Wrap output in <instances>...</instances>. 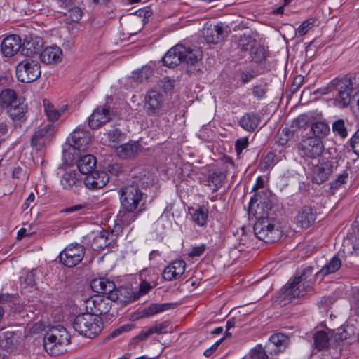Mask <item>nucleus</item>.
I'll list each match as a JSON object with an SVG mask.
<instances>
[{
  "label": "nucleus",
  "mask_w": 359,
  "mask_h": 359,
  "mask_svg": "<svg viewBox=\"0 0 359 359\" xmlns=\"http://www.w3.org/2000/svg\"><path fill=\"white\" fill-rule=\"evenodd\" d=\"M120 202L123 210L120 211L118 219L124 226H128L138 217L142 209H138L142 201L143 193L136 184H128L118 191Z\"/></svg>",
  "instance_id": "obj_1"
},
{
  "label": "nucleus",
  "mask_w": 359,
  "mask_h": 359,
  "mask_svg": "<svg viewBox=\"0 0 359 359\" xmlns=\"http://www.w3.org/2000/svg\"><path fill=\"white\" fill-rule=\"evenodd\" d=\"M67 141L69 149H64L63 158L67 164H72L77 161L79 152L84 151L88 148L91 142V135L83 128H77L69 135Z\"/></svg>",
  "instance_id": "obj_2"
},
{
  "label": "nucleus",
  "mask_w": 359,
  "mask_h": 359,
  "mask_svg": "<svg viewBox=\"0 0 359 359\" xmlns=\"http://www.w3.org/2000/svg\"><path fill=\"white\" fill-rule=\"evenodd\" d=\"M70 343V337L67 330L60 325L49 329L43 337V346L51 356H56L67 352Z\"/></svg>",
  "instance_id": "obj_3"
},
{
  "label": "nucleus",
  "mask_w": 359,
  "mask_h": 359,
  "mask_svg": "<svg viewBox=\"0 0 359 359\" xmlns=\"http://www.w3.org/2000/svg\"><path fill=\"white\" fill-rule=\"evenodd\" d=\"M72 326L80 335L93 339L101 333L103 329V321L101 317L90 313H83L74 318Z\"/></svg>",
  "instance_id": "obj_4"
},
{
  "label": "nucleus",
  "mask_w": 359,
  "mask_h": 359,
  "mask_svg": "<svg viewBox=\"0 0 359 359\" xmlns=\"http://www.w3.org/2000/svg\"><path fill=\"white\" fill-rule=\"evenodd\" d=\"M313 268L307 266L301 273H297L294 279L285 286L283 293L284 299L291 301L293 299L304 296L312 290L313 282L308 280L312 275Z\"/></svg>",
  "instance_id": "obj_5"
},
{
  "label": "nucleus",
  "mask_w": 359,
  "mask_h": 359,
  "mask_svg": "<svg viewBox=\"0 0 359 359\" xmlns=\"http://www.w3.org/2000/svg\"><path fill=\"white\" fill-rule=\"evenodd\" d=\"M253 229L257 238L268 243L279 241L283 236L279 225L271 218H261L257 220Z\"/></svg>",
  "instance_id": "obj_6"
},
{
  "label": "nucleus",
  "mask_w": 359,
  "mask_h": 359,
  "mask_svg": "<svg viewBox=\"0 0 359 359\" xmlns=\"http://www.w3.org/2000/svg\"><path fill=\"white\" fill-rule=\"evenodd\" d=\"M41 65L36 61L26 58L16 67V77L22 83H31L41 76Z\"/></svg>",
  "instance_id": "obj_7"
},
{
  "label": "nucleus",
  "mask_w": 359,
  "mask_h": 359,
  "mask_svg": "<svg viewBox=\"0 0 359 359\" xmlns=\"http://www.w3.org/2000/svg\"><path fill=\"white\" fill-rule=\"evenodd\" d=\"M202 50L197 46L185 47L181 44V67L187 74L198 70V63L202 59Z\"/></svg>",
  "instance_id": "obj_8"
},
{
  "label": "nucleus",
  "mask_w": 359,
  "mask_h": 359,
  "mask_svg": "<svg viewBox=\"0 0 359 359\" xmlns=\"http://www.w3.org/2000/svg\"><path fill=\"white\" fill-rule=\"evenodd\" d=\"M86 248L79 243H71L67 245L60 254V262L67 267H74L83 259Z\"/></svg>",
  "instance_id": "obj_9"
},
{
  "label": "nucleus",
  "mask_w": 359,
  "mask_h": 359,
  "mask_svg": "<svg viewBox=\"0 0 359 359\" xmlns=\"http://www.w3.org/2000/svg\"><path fill=\"white\" fill-rule=\"evenodd\" d=\"M300 154L307 158L315 159L320 156L324 151L323 142L314 137L304 138L299 144Z\"/></svg>",
  "instance_id": "obj_10"
},
{
  "label": "nucleus",
  "mask_w": 359,
  "mask_h": 359,
  "mask_svg": "<svg viewBox=\"0 0 359 359\" xmlns=\"http://www.w3.org/2000/svg\"><path fill=\"white\" fill-rule=\"evenodd\" d=\"M346 83L340 80H333L332 82V85L334 84L337 87L336 104L341 108L348 105L351 107L353 102V87L350 81Z\"/></svg>",
  "instance_id": "obj_11"
},
{
  "label": "nucleus",
  "mask_w": 359,
  "mask_h": 359,
  "mask_svg": "<svg viewBox=\"0 0 359 359\" xmlns=\"http://www.w3.org/2000/svg\"><path fill=\"white\" fill-rule=\"evenodd\" d=\"M163 104V95L156 90H149L144 102V109L149 116H153L158 114Z\"/></svg>",
  "instance_id": "obj_12"
},
{
  "label": "nucleus",
  "mask_w": 359,
  "mask_h": 359,
  "mask_svg": "<svg viewBox=\"0 0 359 359\" xmlns=\"http://www.w3.org/2000/svg\"><path fill=\"white\" fill-rule=\"evenodd\" d=\"M257 45V41L252 38L250 34H243L241 35L238 41V47L243 51H251V57L256 62H259L263 58L262 49H257L252 51L253 48Z\"/></svg>",
  "instance_id": "obj_13"
},
{
  "label": "nucleus",
  "mask_w": 359,
  "mask_h": 359,
  "mask_svg": "<svg viewBox=\"0 0 359 359\" xmlns=\"http://www.w3.org/2000/svg\"><path fill=\"white\" fill-rule=\"evenodd\" d=\"M316 219V211L310 206H304L297 212L294 223L297 227L306 229L314 224Z\"/></svg>",
  "instance_id": "obj_14"
},
{
  "label": "nucleus",
  "mask_w": 359,
  "mask_h": 359,
  "mask_svg": "<svg viewBox=\"0 0 359 359\" xmlns=\"http://www.w3.org/2000/svg\"><path fill=\"white\" fill-rule=\"evenodd\" d=\"M90 287L95 292L102 293L108 299H114L118 298L115 294L116 285L114 283L106 278L94 279L90 283Z\"/></svg>",
  "instance_id": "obj_15"
},
{
  "label": "nucleus",
  "mask_w": 359,
  "mask_h": 359,
  "mask_svg": "<svg viewBox=\"0 0 359 359\" xmlns=\"http://www.w3.org/2000/svg\"><path fill=\"white\" fill-rule=\"evenodd\" d=\"M109 180V177L106 172L94 170L86 175L83 183L89 189H99L104 187Z\"/></svg>",
  "instance_id": "obj_16"
},
{
  "label": "nucleus",
  "mask_w": 359,
  "mask_h": 359,
  "mask_svg": "<svg viewBox=\"0 0 359 359\" xmlns=\"http://www.w3.org/2000/svg\"><path fill=\"white\" fill-rule=\"evenodd\" d=\"M20 335L13 331H6L0 337V348L5 353H0V359H6L13 349L16 348Z\"/></svg>",
  "instance_id": "obj_17"
},
{
  "label": "nucleus",
  "mask_w": 359,
  "mask_h": 359,
  "mask_svg": "<svg viewBox=\"0 0 359 359\" xmlns=\"http://www.w3.org/2000/svg\"><path fill=\"white\" fill-rule=\"evenodd\" d=\"M43 45L41 38L32 35L26 36L22 45L20 55L29 58L34 55L38 54L43 47Z\"/></svg>",
  "instance_id": "obj_18"
},
{
  "label": "nucleus",
  "mask_w": 359,
  "mask_h": 359,
  "mask_svg": "<svg viewBox=\"0 0 359 359\" xmlns=\"http://www.w3.org/2000/svg\"><path fill=\"white\" fill-rule=\"evenodd\" d=\"M111 119L110 107L107 106L96 108L88 118V125L92 129H97Z\"/></svg>",
  "instance_id": "obj_19"
},
{
  "label": "nucleus",
  "mask_w": 359,
  "mask_h": 359,
  "mask_svg": "<svg viewBox=\"0 0 359 359\" xmlns=\"http://www.w3.org/2000/svg\"><path fill=\"white\" fill-rule=\"evenodd\" d=\"M54 127L53 124H48L37 130L33 135L31 140L32 146L36 149H41L47 143L50 142V138L53 132Z\"/></svg>",
  "instance_id": "obj_20"
},
{
  "label": "nucleus",
  "mask_w": 359,
  "mask_h": 359,
  "mask_svg": "<svg viewBox=\"0 0 359 359\" xmlns=\"http://www.w3.org/2000/svg\"><path fill=\"white\" fill-rule=\"evenodd\" d=\"M21 39L18 35L12 34L6 37L1 43V52L6 57H13L20 52Z\"/></svg>",
  "instance_id": "obj_21"
},
{
  "label": "nucleus",
  "mask_w": 359,
  "mask_h": 359,
  "mask_svg": "<svg viewBox=\"0 0 359 359\" xmlns=\"http://www.w3.org/2000/svg\"><path fill=\"white\" fill-rule=\"evenodd\" d=\"M256 197V201H258V195L255 196ZM271 206L269 203V201H260L259 203L257 202H250L249 206V212L253 215L257 220L261 218H269V214L271 210Z\"/></svg>",
  "instance_id": "obj_22"
},
{
  "label": "nucleus",
  "mask_w": 359,
  "mask_h": 359,
  "mask_svg": "<svg viewBox=\"0 0 359 359\" xmlns=\"http://www.w3.org/2000/svg\"><path fill=\"white\" fill-rule=\"evenodd\" d=\"M6 113L15 124L24 123L27 120V105L23 102H16L6 109Z\"/></svg>",
  "instance_id": "obj_23"
},
{
  "label": "nucleus",
  "mask_w": 359,
  "mask_h": 359,
  "mask_svg": "<svg viewBox=\"0 0 359 359\" xmlns=\"http://www.w3.org/2000/svg\"><path fill=\"white\" fill-rule=\"evenodd\" d=\"M332 166L329 161L322 160L313 168V180L321 184L328 179L332 172Z\"/></svg>",
  "instance_id": "obj_24"
},
{
  "label": "nucleus",
  "mask_w": 359,
  "mask_h": 359,
  "mask_svg": "<svg viewBox=\"0 0 359 359\" xmlns=\"http://www.w3.org/2000/svg\"><path fill=\"white\" fill-rule=\"evenodd\" d=\"M289 345V337L283 333H276L269 338L267 348L271 349L274 354H277L285 350Z\"/></svg>",
  "instance_id": "obj_25"
},
{
  "label": "nucleus",
  "mask_w": 359,
  "mask_h": 359,
  "mask_svg": "<svg viewBox=\"0 0 359 359\" xmlns=\"http://www.w3.org/2000/svg\"><path fill=\"white\" fill-rule=\"evenodd\" d=\"M223 34V27L219 25H212L205 23L202 30L205 40L210 43H217Z\"/></svg>",
  "instance_id": "obj_26"
},
{
  "label": "nucleus",
  "mask_w": 359,
  "mask_h": 359,
  "mask_svg": "<svg viewBox=\"0 0 359 359\" xmlns=\"http://www.w3.org/2000/svg\"><path fill=\"white\" fill-rule=\"evenodd\" d=\"M188 212L196 225L200 227L207 225L209 211L206 207L203 205L198 208H189Z\"/></svg>",
  "instance_id": "obj_27"
},
{
  "label": "nucleus",
  "mask_w": 359,
  "mask_h": 359,
  "mask_svg": "<svg viewBox=\"0 0 359 359\" xmlns=\"http://www.w3.org/2000/svg\"><path fill=\"white\" fill-rule=\"evenodd\" d=\"M142 146L138 142H130L116 147L118 156L122 158H133L141 151Z\"/></svg>",
  "instance_id": "obj_28"
},
{
  "label": "nucleus",
  "mask_w": 359,
  "mask_h": 359,
  "mask_svg": "<svg viewBox=\"0 0 359 359\" xmlns=\"http://www.w3.org/2000/svg\"><path fill=\"white\" fill-rule=\"evenodd\" d=\"M61 57L62 50L57 46L47 47L40 54L41 62L47 65L59 62Z\"/></svg>",
  "instance_id": "obj_29"
},
{
  "label": "nucleus",
  "mask_w": 359,
  "mask_h": 359,
  "mask_svg": "<svg viewBox=\"0 0 359 359\" xmlns=\"http://www.w3.org/2000/svg\"><path fill=\"white\" fill-rule=\"evenodd\" d=\"M259 123L260 118L255 113H245L239 121L241 127L248 132L255 131Z\"/></svg>",
  "instance_id": "obj_30"
},
{
  "label": "nucleus",
  "mask_w": 359,
  "mask_h": 359,
  "mask_svg": "<svg viewBox=\"0 0 359 359\" xmlns=\"http://www.w3.org/2000/svg\"><path fill=\"white\" fill-rule=\"evenodd\" d=\"M177 303L151 304L143 309L142 316L149 317L177 307Z\"/></svg>",
  "instance_id": "obj_31"
},
{
  "label": "nucleus",
  "mask_w": 359,
  "mask_h": 359,
  "mask_svg": "<svg viewBox=\"0 0 359 359\" xmlns=\"http://www.w3.org/2000/svg\"><path fill=\"white\" fill-rule=\"evenodd\" d=\"M163 64L169 68H174L180 64V44L171 48L163 57Z\"/></svg>",
  "instance_id": "obj_32"
},
{
  "label": "nucleus",
  "mask_w": 359,
  "mask_h": 359,
  "mask_svg": "<svg viewBox=\"0 0 359 359\" xmlns=\"http://www.w3.org/2000/svg\"><path fill=\"white\" fill-rule=\"evenodd\" d=\"M170 323L169 321H165L163 323L152 325L146 330H142L137 337L139 339H144L153 334H161L169 332Z\"/></svg>",
  "instance_id": "obj_33"
},
{
  "label": "nucleus",
  "mask_w": 359,
  "mask_h": 359,
  "mask_svg": "<svg viewBox=\"0 0 359 359\" xmlns=\"http://www.w3.org/2000/svg\"><path fill=\"white\" fill-rule=\"evenodd\" d=\"M95 166L96 159L93 155H85L78 159L77 167L81 174L88 175L95 170Z\"/></svg>",
  "instance_id": "obj_34"
},
{
  "label": "nucleus",
  "mask_w": 359,
  "mask_h": 359,
  "mask_svg": "<svg viewBox=\"0 0 359 359\" xmlns=\"http://www.w3.org/2000/svg\"><path fill=\"white\" fill-rule=\"evenodd\" d=\"M62 6L59 11L60 13L67 15L73 22L79 21L82 16V11L79 7H74L71 4V1H61Z\"/></svg>",
  "instance_id": "obj_35"
},
{
  "label": "nucleus",
  "mask_w": 359,
  "mask_h": 359,
  "mask_svg": "<svg viewBox=\"0 0 359 359\" xmlns=\"http://www.w3.org/2000/svg\"><path fill=\"white\" fill-rule=\"evenodd\" d=\"M18 100L16 93L10 88L4 89L0 92V107L7 109Z\"/></svg>",
  "instance_id": "obj_36"
},
{
  "label": "nucleus",
  "mask_w": 359,
  "mask_h": 359,
  "mask_svg": "<svg viewBox=\"0 0 359 359\" xmlns=\"http://www.w3.org/2000/svg\"><path fill=\"white\" fill-rule=\"evenodd\" d=\"M43 107L46 115L53 121H57L67 109V105H64L59 109H56L55 107L47 100H43Z\"/></svg>",
  "instance_id": "obj_37"
},
{
  "label": "nucleus",
  "mask_w": 359,
  "mask_h": 359,
  "mask_svg": "<svg viewBox=\"0 0 359 359\" xmlns=\"http://www.w3.org/2000/svg\"><path fill=\"white\" fill-rule=\"evenodd\" d=\"M110 299L107 297L97 296V302H95V308L92 315L100 317L102 315L108 313L111 309V304L109 302Z\"/></svg>",
  "instance_id": "obj_38"
},
{
  "label": "nucleus",
  "mask_w": 359,
  "mask_h": 359,
  "mask_svg": "<svg viewBox=\"0 0 359 359\" xmlns=\"http://www.w3.org/2000/svg\"><path fill=\"white\" fill-rule=\"evenodd\" d=\"M78 176V173L74 170L67 171L62 176L60 184L64 189H72L73 187H76L79 182Z\"/></svg>",
  "instance_id": "obj_39"
},
{
  "label": "nucleus",
  "mask_w": 359,
  "mask_h": 359,
  "mask_svg": "<svg viewBox=\"0 0 359 359\" xmlns=\"http://www.w3.org/2000/svg\"><path fill=\"white\" fill-rule=\"evenodd\" d=\"M226 174L221 170L212 172L208 178V185L212 187L213 191H217L223 184Z\"/></svg>",
  "instance_id": "obj_40"
},
{
  "label": "nucleus",
  "mask_w": 359,
  "mask_h": 359,
  "mask_svg": "<svg viewBox=\"0 0 359 359\" xmlns=\"http://www.w3.org/2000/svg\"><path fill=\"white\" fill-rule=\"evenodd\" d=\"M341 266V260L337 257H332L327 264L322 267L318 274H320L322 276L334 273L337 271Z\"/></svg>",
  "instance_id": "obj_41"
},
{
  "label": "nucleus",
  "mask_w": 359,
  "mask_h": 359,
  "mask_svg": "<svg viewBox=\"0 0 359 359\" xmlns=\"http://www.w3.org/2000/svg\"><path fill=\"white\" fill-rule=\"evenodd\" d=\"M311 130L314 135V137L320 140L325 138L330 132L329 125L324 121H317L311 126Z\"/></svg>",
  "instance_id": "obj_42"
},
{
  "label": "nucleus",
  "mask_w": 359,
  "mask_h": 359,
  "mask_svg": "<svg viewBox=\"0 0 359 359\" xmlns=\"http://www.w3.org/2000/svg\"><path fill=\"white\" fill-rule=\"evenodd\" d=\"M329 334L323 330L317 331L313 335L314 344L318 350H323L329 345Z\"/></svg>",
  "instance_id": "obj_43"
},
{
  "label": "nucleus",
  "mask_w": 359,
  "mask_h": 359,
  "mask_svg": "<svg viewBox=\"0 0 359 359\" xmlns=\"http://www.w3.org/2000/svg\"><path fill=\"white\" fill-rule=\"evenodd\" d=\"M133 292H131L129 289L125 287H120L115 290V294L117 297L114 299H111L113 302H119L121 304H128L132 301H135L133 299Z\"/></svg>",
  "instance_id": "obj_44"
},
{
  "label": "nucleus",
  "mask_w": 359,
  "mask_h": 359,
  "mask_svg": "<svg viewBox=\"0 0 359 359\" xmlns=\"http://www.w3.org/2000/svg\"><path fill=\"white\" fill-rule=\"evenodd\" d=\"M109 235L110 233L107 231H100V233L93 239L92 244L93 250H101L106 247L109 243Z\"/></svg>",
  "instance_id": "obj_45"
},
{
  "label": "nucleus",
  "mask_w": 359,
  "mask_h": 359,
  "mask_svg": "<svg viewBox=\"0 0 359 359\" xmlns=\"http://www.w3.org/2000/svg\"><path fill=\"white\" fill-rule=\"evenodd\" d=\"M152 73V69L149 67L144 66L141 69L133 72L132 79L137 83H143L151 77Z\"/></svg>",
  "instance_id": "obj_46"
},
{
  "label": "nucleus",
  "mask_w": 359,
  "mask_h": 359,
  "mask_svg": "<svg viewBox=\"0 0 359 359\" xmlns=\"http://www.w3.org/2000/svg\"><path fill=\"white\" fill-rule=\"evenodd\" d=\"M292 136L293 133L290 128L285 127L280 129L276 135V144L280 146H285Z\"/></svg>",
  "instance_id": "obj_47"
},
{
  "label": "nucleus",
  "mask_w": 359,
  "mask_h": 359,
  "mask_svg": "<svg viewBox=\"0 0 359 359\" xmlns=\"http://www.w3.org/2000/svg\"><path fill=\"white\" fill-rule=\"evenodd\" d=\"M353 334L352 325H346L337 329L334 335L335 341H342L348 339Z\"/></svg>",
  "instance_id": "obj_48"
},
{
  "label": "nucleus",
  "mask_w": 359,
  "mask_h": 359,
  "mask_svg": "<svg viewBox=\"0 0 359 359\" xmlns=\"http://www.w3.org/2000/svg\"><path fill=\"white\" fill-rule=\"evenodd\" d=\"M332 130L335 135H339L341 138L346 137L348 135L345 122L342 119H338L333 123Z\"/></svg>",
  "instance_id": "obj_49"
},
{
  "label": "nucleus",
  "mask_w": 359,
  "mask_h": 359,
  "mask_svg": "<svg viewBox=\"0 0 359 359\" xmlns=\"http://www.w3.org/2000/svg\"><path fill=\"white\" fill-rule=\"evenodd\" d=\"M316 20L315 18H309L303 22L296 30V34L299 36L305 35L313 26Z\"/></svg>",
  "instance_id": "obj_50"
},
{
  "label": "nucleus",
  "mask_w": 359,
  "mask_h": 359,
  "mask_svg": "<svg viewBox=\"0 0 359 359\" xmlns=\"http://www.w3.org/2000/svg\"><path fill=\"white\" fill-rule=\"evenodd\" d=\"M108 140L114 144H117L125 140V135L120 130L113 129L109 130L107 134Z\"/></svg>",
  "instance_id": "obj_51"
},
{
  "label": "nucleus",
  "mask_w": 359,
  "mask_h": 359,
  "mask_svg": "<svg viewBox=\"0 0 359 359\" xmlns=\"http://www.w3.org/2000/svg\"><path fill=\"white\" fill-rule=\"evenodd\" d=\"M250 358L251 359H267L268 355L261 345H257L250 350Z\"/></svg>",
  "instance_id": "obj_52"
},
{
  "label": "nucleus",
  "mask_w": 359,
  "mask_h": 359,
  "mask_svg": "<svg viewBox=\"0 0 359 359\" xmlns=\"http://www.w3.org/2000/svg\"><path fill=\"white\" fill-rule=\"evenodd\" d=\"M158 85L165 93H168L173 90L175 81L168 77H164L158 81Z\"/></svg>",
  "instance_id": "obj_53"
},
{
  "label": "nucleus",
  "mask_w": 359,
  "mask_h": 359,
  "mask_svg": "<svg viewBox=\"0 0 359 359\" xmlns=\"http://www.w3.org/2000/svg\"><path fill=\"white\" fill-rule=\"evenodd\" d=\"M152 289L150 283L146 280H142L140 284L138 292H133V299H137L140 297L147 294Z\"/></svg>",
  "instance_id": "obj_54"
},
{
  "label": "nucleus",
  "mask_w": 359,
  "mask_h": 359,
  "mask_svg": "<svg viewBox=\"0 0 359 359\" xmlns=\"http://www.w3.org/2000/svg\"><path fill=\"white\" fill-rule=\"evenodd\" d=\"M176 270L177 268L173 264L168 266L163 271V278L166 280H172L173 279H175L177 276Z\"/></svg>",
  "instance_id": "obj_55"
},
{
  "label": "nucleus",
  "mask_w": 359,
  "mask_h": 359,
  "mask_svg": "<svg viewBox=\"0 0 359 359\" xmlns=\"http://www.w3.org/2000/svg\"><path fill=\"white\" fill-rule=\"evenodd\" d=\"M27 3L28 7L25 11L26 15H32V13L42 9V1H28Z\"/></svg>",
  "instance_id": "obj_56"
},
{
  "label": "nucleus",
  "mask_w": 359,
  "mask_h": 359,
  "mask_svg": "<svg viewBox=\"0 0 359 359\" xmlns=\"http://www.w3.org/2000/svg\"><path fill=\"white\" fill-rule=\"evenodd\" d=\"M348 177V172L347 171H344L341 174H340L337 178L332 182L331 188L332 189H337L341 184H344Z\"/></svg>",
  "instance_id": "obj_57"
},
{
  "label": "nucleus",
  "mask_w": 359,
  "mask_h": 359,
  "mask_svg": "<svg viewBox=\"0 0 359 359\" xmlns=\"http://www.w3.org/2000/svg\"><path fill=\"white\" fill-rule=\"evenodd\" d=\"M107 170L111 175L118 176L123 172V167L119 163H114L112 164H109L107 166Z\"/></svg>",
  "instance_id": "obj_58"
},
{
  "label": "nucleus",
  "mask_w": 359,
  "mask_h": 359,
  "mask_svg": "<svg viewBox=\"0 0 359 359\" xmlns=\"http://www.w3.org/2000/svg\"><path fill=\"white\" fill-rule=\"evenodd\" d=\"M351 145L353 152L359 157V129L351 138Z\"/></svg>",
  "instance_id": "obj_59"
},
{
  "label": "nucleus",
  "mask_w": 359,
  "mask_h": 359,
  "mask_svg": "<svg viewBox=\"0 0 359 359\" xmlns=\"http://www.w3.org/2000/svg\"><path fill=\"white\" fill-rule=\"evenodd\" d=\"M351 109L355 116L359 117V89L353 94Z\"/></svg>",
  "instance_id": "obj_60"
},
{
  "label": "nucleus",
  "mask_w": 359,
  "mask_h": 359,
  "mask_svg": "<svg viewBox=\"0 0 359 359\" xmlns=\"http://www.w3.org/2000/svg\"><path fill=\"white\" fill-rule=\"evenodd\" d=\"M205 250V245L204 244L194 246L187 252V255L190 257H199L204 252Z\"/></svg>",
  "instance_id": "obj_61"
},
{
  "label": "nucleus",
  "mask_w": 359,
  "mask_h": 359,
  "mask_svg": "<svg viewBox=\"0 0 359 359\" xmlns=\"http://www.w3.org/2000/svg\"><path fill=\"white\" fill-rule=\"evenodd\" d=\"M224 337H222L220 339L217 340L214 344H212L210 348H207L204 353L203 355L205 357H210L211 356L215 351L217 349L219 344L222 343V341L224 340Z\"/></svg>",
  "instance_id": "obj_62"
},
{
  "label": "nucleus",
  "mask_w": 359,
  "mask_h": 359,
  "mask_svg": "<svg viewBox=\"0 0 359 359\" xmlns=\"http://www.w3.org/2000/svg\"><path fill=\"white\" fill-rule=\"evenodd\" d=\"M97 302V296L89 298L85 302V306L87 312L90 313H94V309L95 308V302Z\"/></svg>",
  "instance_id": "obj_63"
},
{
  "label": "nucleus",
  "mask_w": 359,
  "mask_h": 359,
  "mask_svg": "<svg viewBox=\"0 0 359 359\" xmlns=\"http://www.w3.org/2000/svg\"><path fill=\"white\" fill-rule=\"evenodd\" d=\"M266 90L264 87L261 86H255L252 90V94L255 97L261 99L264 97Z\"/></svg>",
  "instance_id": "obj_64"
}]
</instances>
